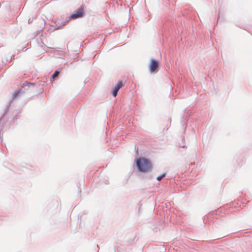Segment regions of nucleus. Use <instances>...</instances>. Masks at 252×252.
I'll use <instances>...</instances> for the list:
<instances>
[{"label": "nucleus", "instance_id": "f257e3e1", "mask_svg": "<svg viewBox=\"0 0 252 252\" xmlns=\"http://www.w3.org/2000/svg\"><path fill=\"white\" fill-rule=\"evenodd\" d=\"M135 164L139 172L145 173L149 172L153 167L151 160L144 157H138L135 160Z\"/></svg>", "mask_w": 252, "mask_h": 252}, {"label": "nucleus", "instance_id": "f03ea898", "mask_svg": "<svg viewBox=\"0 0 252 252\" xmlns=\"http://www.w3.org/2000/svg\"><path fill=\"white\" fill-rule=\"evenodd\" d=\"M84 8L83 5H81L78 8L75 10L70 16L66 18L65 22H62L61 24L59 22L56 24L57 28L55 29H59L65 25V23L68 22L71 19H76L79 18L83 17L85 16Z\"/></svg>", "mask_w": 252, "mask_h": 252}, {"label": "nucleus", "instance_id": "7ed1b4c3", "mask_svg": "<svg viewBox=\"0 0 252 252\" xmlns=\"http://www.w3.org/2000/svg\"><path fill=\"white\" fill-rule=\"evenodd\" d=\"M36 85L35 83H31L27 81H25L22 86L21 88H19L18 90L15 91L13 94L12 97L13 99H16L18 97L20 96L22 94L24 93V91L23 90H28L29 89L33 87Z\"/></svg>", "mask_w": 252, "mask_h": 252}, {"label": "nucleus", "instance_id": "20e7f679", "mask_svg": "<svg viewBox=\"0 0 252 252\" xmlns=\"http://www.w3.org/2000/svg\"><path fill=\"white\" fill-rule=\"evenodd\" d=\"M158 62L156 59H152L149 64V70L151 73L158 71Z\"/></svg>", "mask_w": 252, "mask_h": 252}, {"label": "nucleus", "instance_id": "39448f33", "mask_svg": "<svg viewBox=\"0 0 252 252\" xmlns=\"http://www.w3.org/2000/svg\"><path fill=\"white\" fill-rule=\"evenodd\" d=\"M123 82L122 80H119L117 82V83L115 85V86L113 87L111 91V93L112 95L114 97H116L117 95V93L120 88L124 86Z\"/></svg>", "mask_w": 252, "mask_h": 252}, {"label": "nucleus", "instance_id": "423d86ee", "mask_svg": "<svg viewBox=\"0 0 252 252\" xmlns=\"http://www.w3.org/2000/svg\"><path fill=\"white\" fill-rule=\"evenodd\" d=\"M60 70L59 69L56 70L52 74L51 77L50 81L52 82L55 79V78L59 74Z\"/></svg>", "mask_w": 252, "mask_h": 252}, {"label": "nucleus", "instance_id": "0eeeda50", "mask_svg": "<svg viewBox=\"0 0 252 252\" xmlns=\"http://www.w3.org/2000/svg\"><path fill=\"white\" fill-rule=\"evenodd\" d=\"M166 175V173H163L161 174H160V175L158 176L157 177V180L158 181H160L162 179H163V178H164Z\"/></svg>", "mask_w": 252, "mask_h": 252}, {"label": "nucleus", "instance_id": "6e6552de", "mask_svg": "<svg viewBox=\"0 0 252 252\" xmlns=\"http://www.w3.org/2000/svg\"><path fill=\"white\" fill-rule=\"evenodd\" d=\"M45 82V81H40L38 83L39 84V85H43Z\"/></svg>", "mask_w": 252, "mask_h": 252}, {"label": "nucleus", "instance_id": "1a4fd4ad", "mask_svg": "<svg viewBox=\"0 0 252 252\" xmlns=\"http://www.w3.org/2000/svg\"><path fill=\"white\" fill-rule=\"evenodd\" d=\"M182 124H183V126L186 125L187 124V121H183L182 122Z\"/></svg>", "mask_w": 252, "mask_h": 252}, {"label": "nucleus", "instance_id": "9d476101", "mask_svg": "<svg viewBox=\"0 0 252 252\" xmlns=\"http://www.w3.org/2000/svg\"><path fill=\"white\" fill-rule=\"evenodd\" d=\"M8 61V59H6V62L4 63V62H3V63H6V62H7Z\"/></svg>", "mask_w": 252, "mask_h": 252}, {"label": "nucleus", "instance_id": "9b49d317", "mask_svg": "<svg viewBox=\"0 0 252 252\" xmlns=\"http://www.w3.org/2000/svg\"><path fill=\"white\" fill-rule=\"evenodd\" d=\"M12 60V57H10V59H9V62L11 61Z\"/></svg>", "mask_w": 252, "mask_h": 252}, {"label": "nucleus", "instance_id": "f8f14e48", "mask_svg": "<svg viewBox=\"0 0 252 252\" xmlns=\"http://www.w3.org/2000/svg\"><path fill=\"white\" fill-rule=\"evenodd\" d=\"M181 147H182V148H185V146L183 145V146H181Z\"/></svg>", "mask_w": 252, "mask_h": 252}, {"label": "nucleus", "instance_id": "ddd939ff", "mask_svg": "<svg viewBox=\"0 0 252 252\" xmlns=\"http://www.w3.org/2000/svg\"><path fill=\"white\" fill-rule=\"evenodd\" d=\"M41 90H42V91H43V88H41Z\"/></svg>", "mask_w": 252, "mask_h": 252}, {"label": "nucleus", "instance_id": "4468645a", "mask_svg": "<svg viewBox=\"0 0 252 252\" xmlns=\"http://www.w3.org/2000/svg\"><path fill=\"white\" fill-rule=\"evenodd\" d=\"M219 20V18H218V21Z\"/></svg>", "mask_w": 252, "mask_h": 252}]
</instances>
